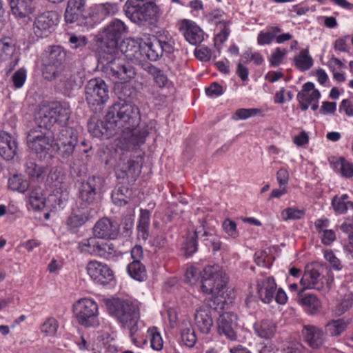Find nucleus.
Returning <instances> with one entry per match:
<instances>
[{"instance_id": "32", "label": "nucleus", "mask_w": 353, "mask_h": 353, "mask_svg": "<svg viewBox=\"0 0 353 353\" xmlns=\"http://www.w3.org/2000/svg\"><path fill=\"white\" fill-rule=\"evenodd\" d=\"M50 110L55 119V123L64 125L70 117V108L67 103L54 102L50 105Z\"/></svg>"}, {"instance_id": "45", "label": "nucleus", "mask_w": 353, "mask_h": 353, "mask_svg": "<svg viewBox=\"0 0 353 353\" xmlns=\"http://www.w3.org/2000/svg\"><path fill=\"white\" fill-rule=\"evenodd\" d=\"M281 32V28L277 26L269 27L267 31H261L259 33L257 43L260 46L269 45L275 39L276 34Z\"/></svg>"}, {"instance_id": "24", "label": "nucleus", "mask_w": 353, "mask_h": 353, "mask_svg": "<svg viewBox=\"0 0 353 353\" xmlns=\"http://www.w3.org/2000/svg\"><path fill=\"white\" fill-rule=\"evenodd\" d=\"M300 282L305 288L316 290H322L327 285L324 276L316 269H306Z\"/></svg>"}, {"instance_id": "11", "label": "nucleus", "mask_w": 353, "mask_h": 353, "mask_svg": "<svg viewBox=\"0 0 353 353\" xmlns=\"http://www.w3.org/2000/svg\"><path fill=\"white\" fill-rule=\"evenodd\" d=\"M87 102L92 105L105 103L109 99V90L107 84L101 79L90 80L85 88Z\"/></svg>"}, {"instance_id": "14", "label": "nucleus", "mask_w": 353, "mask_h": 353, "mask_svg": "<svg viewBox=\"0 0 353 353\" xmlns=\"http://www.w3.org/2000/svg\"><path fill=\"white\" fill-rule=\"evenodd\" d=\"M19 52L16 48V41L10 37L0 40V61L8 62V72L14 70L19 61Z\"/></svg>"}, {"instance_id": "44", "label": "nucleus", "mask_w": 353, "mask_h": 353, "mask_svg": "<svg viewBox=\"0 0 353 353\" xmlns=\"http://www.w3.org/2000/svg\"><path fill=\"white\" fill-rule=\"evenodd\" d=\"M348 322L342 319L332 320L325 325V332L331 336H340L347 328Z\"/></svg>"}, {"instance_id": "48", "label": "nucleus", "mask_w": 353, "mask_h": 353, "mask_svg": "<svg viewBox=\"0 0 353 353\" xmlns=\"http://www.w3.org/2000/svg\"><path fill=\"white\" fill-rule=\"evenodd\" d=\"M24 172L31 179H39L44 174V168L28 159L24 165Z\"/></svg>"}, {"instance_id": "36", "label": "nucleus", "mask_w": 353, "mask_h": 353, "mask_svg": "<svg viewBox=\"0 0 353 353\" xmlns=\"http://www.w3.org/2000/svg\"><path fill=\"white\" fill-rule=\"evenodd\" d=\"M253 327L255 334L262 339H269L273 337L276 332V324L268 319L256 322Z\"/></svg>"}, {"instance_id": "56", "label": "nucleus", "mask_w": 353, "mask_h": 353, "mask_svg": "<svg viewBox=\"0 0 353 353\" xmlns=\"http://www.w3.org/2000/svg\"><path fill=\"white\" fill-rule=\"evenodd\" d=\"M59 328L57 320L53 317L48 318L41 326V331L48 336H54Z\"/></svg>"}, {"instance_id": "54", "label": "nucleus", "mask_w": 353, "mask_h": 353, "mask_svg": "<svg viewBox=\"0 0 353 353\" xmlns=\"http://www.w3.org/2000/svg\"><path fill=\"white\" fill-rule=\"evenodd\" d=\"M353 305V294L350 293L344 296L342 301L335 307V314L338 316L343 314Z\"/></svg>"}, {"instance_id": "9", "label": "nucleus", "mask_w": 353, "mask_h": 353, "mask_svg": "<svg viewBox=\"0 0 353 353\" xmlns=\"http://www.w3.org/2000/svg\"><path fill=\"white\" fill-rule=\"evenodd\" d=\"M77 143L78 132L72 127H62L55 139L58 154L64 159L74 153Z\"/></svg>"}, {"instance_id": "55", "label": "nucleus", "mask_w": 353, "mask_h": 353, "mask_svg": "<svg viewBox=\"0 0 353 353\" xmlns=\"http://www.w3.org/2000/svg\"><path fill=\"white\" fill-rule=\"evenodd\" d=\"M262 110L258 108H240L233 117L235 120H244L261 114Z\"/></svg>"}, {"instance_id": "61", "label": "nucleus", "mask_w": 353, "mask_h": 353, "mask_svg": "<svg viewBox=\"0 0 353 353\" xmlns=\"http://www.w3.org/2000/svg\"><path fill=\"white\" fill-rule=\"evenodd\" d=\"M26 78L27 70L24 68H19L12 77L14 86L17 89L21 88L24 85Z\"/></svg>"}, {"instance_id": "60", "label": "nucleus", "mask_w": 353, "mask_h": 353, "mask_svg": "<svg viewBox=\"0 0 353 353\" xmlns=\"http://www.w3.org/2000/svg\"><path fill=\"white\" fill-rule=\"evenodd\" d=\"M288 51L286 49H281L276 48L269 58L270 64L274 67L279 66L282 62L287 54Z\"/></svg>"}, {"instance_id": "31", "label": "nucleus", "mask_w": 353, "mask_h": 353, "mask_svg": "<svg viewBox=\"0 0 353 353\" xmlns=\"http://www.w3.org/2000/svg\"><path fill=\"white\" fill-rule=\"evenodd\" d=\"M85 6V0H68L65 12V20L72 23L82 15Z\"/></svg>"}, {"instance_id": "58", "label": "nucleus", "mask_w": 353, "mask_h": 353, "mask_svg": "<svg viewBox=\"0 0 353 353\" xmlns=\"http://www.w3.org/2000/svg\"><path fill=\"white\" fill-rule=\"evenodd\" d=\"M88 219V215L85 212L73 214L69 217L68 224L71 228H79L85 223Z\"/></svg>"}, {"instance_id": "30", "label": "nucleus", "mask_w": 353, "mask_h": 353, "mask_svg": "<svg viewBox=\"0 0 353 353\" xmlns=\"http://www.w3.org/2000/svg\"><path fill=\"white\" fill-rule=\"evenodd\" d=\"M14 139L6 132H0V155L6 161L14 158L17 151Z\"/></svg>"}, {"instance_id": "46", "label": "nucleus", "mask_w": 353, "mask_h": 353, "mask_svg": "<svg viewBox=\"0 0 353 353\" xmlns=\"http://www.w3.org/2000/svg\"><path fill=\"white\" fill-rule=\"evenodd\" d=\"M28 202L34 210H41L45 206V198L41 187L32 189L28 196Z\"/></svg>"}, {"instance_id": "59", "label": "nucleus", "mask_w": 353, "mask_h": 353, "mask_svg": "<svg viewBox=\"0 0 353 353\" xmlns=\"http://www.w3.org/2000/svg\"><path fill=\"white\" fill-rule=\"evenodd\" d=\"M201 276V270L193 265L188 266L185 274V281L190 285L195 284Z\"/></svg>"}, {"instance_id": "40", "label": "nucleus", "mask_w": 353, "mask_h": 353, "mask_svg": "<svg viewBox=\"0 0 353 353\" xmlns=\"http://www.w3.org/2000/svg\"><path fill=\"white\" fill-rule=\"evenodd\" d=\"M127 272L132 279L137 281L142 282L147 279L146 268L141 261H132L128 265Z\"/></svg>"}, {"instance_id": "27", "label": "nucleus", "mask_w": 353, "mask_h": 353, "mask_svg": "<svg viewBox=\"0 0 353 353\" xmlns=\"http://www.w3.org/2000/svg\"><path fill=\"white\" fill-rule=\"evenodd\" d=\"M38 0H10L12 13L17 18H25L32 14Z\"/></svg>"}, {"instance_id": "62", "label": "nucleus", "mask_w": 353, "mask_h": 353, "mask_svg": "<svg viewBox=\"0 0 353 353\" xmlns=\"http://www.w3.org/2000/svg\"><path fill=\"white\" fill-rule=\"evenodd\" d=\"M224 232L230 237L236 239L239 236V232L237 230L236 224L230 219L224 220L222 224Z\"/></svg>"}, {"instance_id": "64", "label": "nucleus", "mask_w": 353, "mask_h": 353, "mask_svg": "<svg viewBox=\"0 0 353 353\" xmlns=\"http://www.w3.org/2000/svg\"><path fill=\"white\" fill-rule=\"evenodd\" d=\"M283 353H304V347L300 342L291 340L285 345Z\"/></svg>"}, {"instance_id": "26", "label": "nucleus", "mask_w": 353, "mask_h": 353, "mask_svg": "<svg viewBox=\"0 0 353 353\" xmlns=\"http://www.w3.org/2000/svg\"><path fill=\"white\" fill-rule=\"evenodd\" d=\"M276 290L275 280L272 276L265 277L257 281V292L261 300L270 303L274 297Z\"/></svg>"}, {"instance_id": "57", "label": "nucleus", "mask_w": 353, "mask_h": 353, "mask_svg": "<svg viewBox=\"0 0 353 353\" xmlns=\"http://www.w3.org/2000/svg\"><path fill=\"white\" fill-rule=\"evenodd\" d=\"M151 347L154 350H161L163 347V340L160 333L157 330V328L153 327L148 330Z\"/></svg>"}, {"instance_id": "52", "label": "nucleus", "mask_w": 353, "mask_h": 353, "mask_svg": "<svg viewBox=\"0 0 353 353\" xmlns=\"http://www.w3.org/2000/svg\"><path fill=\"white\" fill-rule=\"evenodd\" d=\"M336 168L341 174L347 179L353 177V164L343 158L339 159L336 162Z\"/></svg>"}, {"instance_id": "16", "label": "nucleus", "mask_w": 353, "mask_h": 353, "mask_svg": "<svg viewBox=\"0 0 353 353\" xmlns=\"http://www.w3.org/2000/svg\"><path fill=\"white\" fill-rule=\"evenodd\" d=\"M58 19L55 12H46L38 15L34 21L33 32L39 38L48 37L54 30Z\"/></svg>"}, {"instance_id": "49", "label": "nucleus", "mask_w": 353, "mask_h": 353, "mask_svg": "<svg viewBox=\"0 0 353 353\" xmlns=\"http://www.w3.org/2000/svg\"><path fill=\"white\" fill-rule=\"evenodd\" d=\"M63 179L64 176L60 170L52 168L48 174L47 182L55 189H65V185H63Z\"/></svg>"}, {"instance_id": "13", "label": "nucleus", "mask_w": 353, "mask_h": 353, "mask_svg": "<svg viewBox=\"0 0 353 353\" xmlns=\"http://www.w3.org/2000/svg\"><path fill=\"white\" fill-rule=\"evenodd\" d=\"M85 269L91 280L97 285H107L114 279L113 271L103 262L92 260L88 263Z\"/></svg>"}, {"instance_id": "34", "label": "nucleus", "mask_w": 353, "mask_h": 353, "mask_svg": "<svg viewBox=\"0 0 353 353\" xmlns=\"http://www.w3.org/2000/svg\"><path fill=\"white\" fill-rule=\"evenodd\" d=\"M92 16L99 19H104L119 12V5L117 3L105 2L95 4L91 8Z\"/></svg>"}, {"instance_id": "19", "label": "nucleus", "mask_w": 353, "mask_h": 353, "mask_svg": "<svg viewBox=\"0 0 353 353\" xmlns=\"http://www.w3.org/2000/svg\"><path fill=\"white\" fill-rule=\"evenodd\" d=\"M56 73L52 81H56L57 90L65 95L69 96L72 91L79 86L76 74L65 68Z\"/></svg>"}, {"instance_id": "33", "label": "nucleus", "mask_w": 353, "mask_h": 353, "mask_svg": "<svg viewBox=\"0 0 353 353\" xmlns=\"http://www.w3.org/2000/svg\"><path fill=\"white\" fill-rule=\"evenodd\" d=\"M297 300L299 303L312 314L317 313L321 306V301L316 296L310 293H303V291L298 293Z\"/></svg>"}, {"instance_id": "51", "label": "nucleus", "mask_w": 353, "mask_h": 353, "mask_svg": "<svg viewBox=\"0 0 353 353\" xmlns=\"http://www.w3.org/2000/svg\"><path fill=\"white\" fill-rule=\"evenodd\" d=\"M305 214V210L295 207H289L284 209L281 216L283 221L295 220L301 219Z\"/></svg>"}, {"instance_id": "12", "label": "nucleus", "mask_w": 353, "mask_h": 353, "mask_svg": "<svg viewBox=\"0 0 353 353\" xmlns=\"http://www.w3.org/2000/svg\"><path fill=\"white\" fill-rule=\"evenodd\" d=\"M141 163L132 159L127 154H122L116 165V174L119 179H127L134 181L141 172Z\"/></svg>"}, {"instance_id": "20", "label": "nucleus", "mask_w": 353, "mask_h": 353, "mask_svg": "<svg viewBox=\"0 0 353 353\" xmlns=\"http://www.w3.org/2000/svg\"><path fill=\"white\" fill-rule=\"evenodd\" d=\"M179 30L182 32L186 41L192 45H197L204 39L203 30L195 22L191 20H183Z\"/></svg>"}, {"instance_id": "2", "label": "nucleus", "mask_w": 353, "mask_h": 353, "mask_svg": "<svg viewBox=\"0 0 353 353\" xmlns=\"http://www.w3.org/2000/svg\"><path fill=\"white\" fill-rule=\"evenodd\" d=\"M106 306L109 313L114 316L122 327L129 330L132 341L135 343L133 335L137 332V325L139 318V308L130 301L112 299L108 300Z\"/></svg>"}, {"instance_id": "17", "label": "nucleus", "mask_w": 353, "mask_h": 353, "mask_svg": "<svg viewBox=\"0 0 353 353\" xmlns=\"http://www.w3.org/2000/svg\"><path fill=\"white\" fill-rule=\"evenodd\" d=\"M237 316L232 312L222 313L217 319V332L220 336H224L230 341H236L235 332Z\"/></svg>"}, {"instance_id": "38", "label": "nucleus", "mask_w": 353, "mask_h": 353, "mask_svg": "<svg viewBox=\"0 0 353 353\" xmlns=\"http://www.w3.org/2000/svg\"><path fill=\"white\" fill-rule=\"evenodd\" d=\"M150 225V212L148 210L141 209L137 224V236L139 239L145 241L149 236Z\"/></svg>"}, {"instance_id": "15", "label": "nucleus", "mask_w": 353, "mask_h": 353, "mask_svg": "<svg viewBox=\"0 0 353 353\" xmlns=\"http://www.w3.org/2000/svg\"><path fill=\"white\" fill-rule=\"evenodd\" d=\"M103 185V178L92 176L85 182L81 183L79 188V199L85 205H89L96 200L97 194L100 192Z\"/></svg>"}, {"instance_id": "39", "label": "nucleus", "mask_w": 353, "mask_h": 353, "mask_svg": "<svg viewBox=\"0 0 353 353\" xmlns=\"http://www.w3.org/2000/svg\"><path fill=\"white\" fill-rule=\"evenodd\" d=\"M144 69L152 76L155 85L159 88H167L171 85L172 82L168 79L167 75L159 68L152 64H147Z\"/></svg>"}, {"instance_id": "50", "label": "nucleus", "mask_w": 353, "mask_h": 353, "mask_svg": "<svg viewBox=\"0 0 353 353\" xmlns=\"http://www.w3.org/2000/svg\"><path fill=\"white\" fill-rule=\"evenodd\" d=\"M94 243L95 235L82 239L79 242L77 249L81 254L94 256Z\"/></svg>"}, {"instance_id": "47", "label": "nucleus", "mask_w": 353, "mask_h": 353, "mask_svg": "<svg viewBox=\"0 0 353 353\" xmlns=\"http://www.w3.org/2000/svg\"><path fill=\"white\" fill-rule=\"evenodd\" d=\"M8 186L13 191L25 192L29 188V183L22 176L14 174L8 179Z\"/></svg>"}, {"instance_id": "5", "label": "nucleus", "mask_w": 353, "mask_h": 353, "mask_svg": "<svg viewBox=\"0 0 353 353\" xmlns=\"http://www.w3.org/2000/svg\"><path fill=\"white\" fill-rule=\"evenodd\" d=\"M128 28L123 21L119 19H112L101 32L102 43L104 52L113 56L118 52L119 41L128 34Z\"/></svg>"}, {"instance_id": "21", "label": "nucleus", "mask_w": 353, "mask_h": 353, "mask_svg": "<svg viewBox=\"0 0 353 353\" xmlns=\"http://www.w3.org/2000/svg\"><path fill=\"white\" fill-rule=\"evenodd\" d=\"M143 44L133 39H128L121 45V51L125 58L134 63H141L144 60Z\"/></svg>"}, {"instance_id": "22", "label": "nucleus", "mask_w": 353, "mask_h": 353, "mask_svg": "<svg viewBox=\"0 0 353 353\" xmlns=\"http://www.w3.org/2000/svg\"><path fill=\"white\" fill-rule=\"evenodd\" d=\"M320 97L319 91L315 89L314 84L312 82L304 83L301 90L297 94L299 107L303 111L307 110L310 105L314 101H319Z\"/></svg>"}, {"instance_id": "63", "label": "nucleus", "mask_w": 353, "mask_h": 353, "mask_svg": "<svg viewBox=\"0 0 353 353\" xmlns=\"http://www.w3.org/2000/svg\"><path fill=\"white\" fill-rule=\"evenodd\" d=\"M324 257L325 260L330 263V266L336 271H340L343 268L340 260L335 256L331 250H325L324 252Z\"/></svg>"}, {"instance_id": "29", "label": "nucleus", "mask_w": 353, "mask_h": 353, "mask_svg": "<svg viewBox=\"0 0 353 353\" xmlns=\"http://www.w3.org/2000/svg\"><path fill=\"white\" fill-rule=\"evenodd\" d=\"M95 236L94 256L111 259L116 256L117 250L113 243Z\"/></svg>"}, {"instance_id": "3", "label": "nucleus", "mask_w": 353, "mask_h": 353, "mask_svg": "<svg viewBox=\"0 0 353 353\" xmlns=\"http://www.w3.org/2000/svg\"><path fill=\"white\" fill-rule=\"evenodd\" d=\"M124 10L131 21L139 25L143 22H156L159 14L158 6L148 0H128Z\"/></svg>"}, {"instance_id": "18", "label": "nucleus", "mask_w": 353, "mask_h": 353, "mask_svg": "<svg viewBox=\"0 0 353 353\" xmlns=\"http://www.w3.org/2000/svg\"><path fill=\"white\" fill-rule=\"evenodd\" d=\"M119 223L109 218L99 219L94 225V235L105 239H115L119 233Z\"/></svg>"}, {"instance_id": "53", "label": "nucleus", "mask_w": 353, "mask_h": 353, "mask_svg": "<svg viewBox=\"0 0 353 353\" xmlns=\"http://www.w3.org/2000/svg\"><path fill=\"white\" fill-rule=\"evenodd\" d=\"M181 336L184 345L189 347H193L196 342L195 332L190 325L182 329Z\"/></svg>"}, {"instance_id": "35", "label": "nucleus", "mask_w": 353, "mask_h": 353, "mask_svg": "<svg viewBox=\"0 0 353 353\" xmlns=\"http://www.w3.org/2000/svg\"><path fill=\"white\" fill-rule=\"evenodd\" d=\"M331 206L336 214H345L348 210H353V201L347 194H336L331 201Z\"/></svg>"}, {"instance_id": "10", "label": "nucleus", "mask_w": 353, "mask_h": 353, "mask_svg": "<svg viewBox=\"0 0 353 353\" xmlns=\"http://www.w3.org/2000/svg\"><path fill=\"white\" fill-rule=\"evenodd\" d=\"M65 59V53L60 46H51L46 50L45 67L43 74L45 79L52 81L56 72L65 69L63 63Z\"/></svg>"}, {"instance_id": "4", "label": "nucleus", "mask_w": 353, "mask_h": 353, "mask_svg": "<svg viewBox=\"0 0 353 353\" xmlns=\"http://www.w3.org/2000/svg\"><path fill=\"white\" fill-rule=\"evenodd\" d=\"M201 290L208 294L219 295L225 287L228 277L218 265L206 266L203 271Z\"/></svg>"}, {"instance_id": "8", "label": "nucleus", "mask_w": 353, "mask_h": 353, "mask_svg": "<svg viewBox=\"0 0 353 353\" xmlns=\"http://www.w3.org/2000/svg\"><path fill=\"white\" fill-rule=\"evenodd\" d=\"M104 72L114 83H123L134 77L135 70L129 64H124L119 59H112L104 66Z\"/></svg>"}, {"instance_id": "1", "label": "nucleus", "mask_w": 353, "mask_h": 353, "mask_svg": "<svg viewBox=\"0 0 353 353\" xmlns=\"http://www.w3.org/2000/svg\"><path fill=\"white\" fill-rule=\"evenodd\" d=\"M107 119L112 123L116 134L128 144L136 146L145 142L148 133L145 130L137 128L141 115L135 104L125 101L114 103L107 112Z\"/></svg>"}, {"instance_id": "23", "label": "nucleus", "mask_w": 353, "mask_h": 353, "mask_svg": "<svg viewBox=\"0 0 353 353\" xmlns=\"http://www.w3.org/2000/svg\"><path fill=\"white\" fill-rule=\"evenodd\" d=\"M110 119H107V114L105 121H98L97 122L90 121L88 124L90 133L94 137L99 139H110L116 135V130L112 126Z\"/></svg>"}, {"instance_id": "6", "label": "nucleus", "mask_w": 353, "mask_h": 353, "mask_svg": "<svg viewBox=\"0 0 353 353\" xmlns=\"http://www.w3.org/2000/svg\"><path fill=\"white\" fill-rule=\"evenodd\" d=\"M54 139L49 130L32 129L27 136V145L40 159L51 156Z\"/></svg>"}, {"instance_id": "7", "label": "nucleus", "mask_w": 353, "mask_h": 353, "mask_svg": "<svg viewBox=\"0 0 353 353\" xmlns=\"http://www.w3.org/2000/svg\"><path fill=\"white\" fill-rule=\"evenodd\" d=\"M74 312L79 324L85 327H95L99 325L98 305L91 299H81L74 304Z\"/></svg>"}, {"instance_id": "41", "label": "nucleus", "mask_w": 353, "mask_h": 353, "mask_svg": "<svg viewBox=\"0 0 353 353\" xmlns=\"http://www.w3.org/2000/svg\"><path fill=\"white\" fill-rule=\"evenodd\" d=\"M295 66L301 71L310 70L313 64L312 57L309 54L308 48L302 49L299 53L294 57Z\"/></svg>"}, {"instance_id": "25", "label": "nucleus", "mask_w": 353, "mask_h": 353, "mask_svg": "<svg viewBox=\"0 0 353 353\" xmlns=\"http://www.w3.org/2000/svg\"><path fill=\"white\" fill-rule=\"evenodd\" d=\"M194 324L198 330L203 334H209L214 325L211 310L205 305L196 310L194 314Z\"/></svg>"}, {"instance_id": "43", "label": "nucleus", "mask_w": 353, "mask_h": 353, "mask_svg": "<svg viewBox=\"0 0 353 353\" xmlns=\"http://www.w3.org/2000/svg\"><path fill=\"white\" fill-rule=\"evenodd\" d=\"M143 46V52L145 54H143L144 58L146 57L150 61H155L163 55L160 45L155 39L150 43H144Z\"/></svg>"}, {"instance_id": "37", "label": "nucleus", "mask_w": 353, "mask_h": 353, "mask_svg": "<svg viewBox=\"0 0 353 353\" xmlns=\"http://www.w3.org/2000/svg\"><path fill=\"white\" fill-rule=\"evenodd\" d=\"M36 123L37 126L34 129H42L46 130H49L52 126L56 124L55 119L50 110V105L48 107H43L40 109L36 117Z\"/></svg>"}, {"instance_id": "28", "label": "nucleus", "mask_w": 353, "mask_h": 353, "mask_svg": "<svg viewBox=\"0 0 353 353\" xmlns=\"http://www.w3.org/2000/svg\"><path fill=\"white\" fill-rule=\"evenodd\" d=\"M302 334L305 342L314 349H317L323 343V330L314 325H304Z\"/></svg>"}, {"instance_id": "42", "label": "nucleus", "mask_w": 353, "mask_h": 353, "mask_svg": "<svg viewBox=\"0 0 353 353\" xmlns=\"http://www.w3.org/2000/svg\"><path fill=\"white\" fill-rule=\"evenodd\" d=\"M132 191L128 187L121 185L116 188L112 193V200L114 205L123 206L130 200Z\"/></svg>"}]
</instances>
